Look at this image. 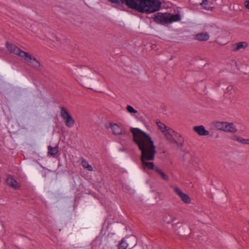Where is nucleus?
I'll list each match as a JSON object with an SVG mask.
<instances>
[{"label":"nucleus","mask_w":249,"mask_h":249,"mask_svg":"<svg viewBox=\"0 0 249 249\" xmlns=\"http://www.w3.org/2000/svg\"><path fill=\"white\" fill-rule=\"evenodd\" d=\"M248 46V43L245 41L239 42L233 44L231 48L233 51H238L242 49H245Z\"/></svg>","instance_id":"9b49d317"},{"label":"nucleus","mask_w":249,"mask_h":249,"mask_svg":"<svg viewBox=\"0 0 249 249\" xmlns=\"http://www.w3.org/2000/svg\"><path fill=\"white\" fill-rule=\"evenodd\" d=\"M155 171L158 174H159L161 178L165 181H168L169 180V177L166 174H165L161 170L159 169L158 167H156L155 169Z\"/></svg>","instance_id":"a211bd4d"},{"label":"nucleus","mask_w":249,"mask_h":249,"mask_svg":"<svg viewBox=\"0 0 249 249\" xmlns=\"http://www.w3.org/2000/svg\"><path fill=\"white\" fill-rule=\"evenodd\" d=\"M233 140L243 144H249V139H244L240 136H234Z\"/></svg>","instance_id":"f3484780"},{"label":"nucleus","mask_w":249,"mask_h":249,"mask_svg":"<svg viewBox=\"0 0 249 249\" xmlns=\"http://www.w3.org/2000/svg\"><path fill=\"white\" fill-rule=\"evenodd\" d=\"M6 46L8 51L23 58L31 67L35 68H38L40 67V63L29 53L20 50L18 47L9 42L7 43Z\"/></svg>","instance_id":"f03ea898"},{"label":"nucleus","mask_w":249,"mask_h":249,"mask_svg":"<svg viewBox=\"0 0 249 249\" xmlns=\"http://www.w3.org/2000/svg\"><path fill=\"white\" fill-rule=\"evenodd\" d=\"M130 131L133 135V141L141 152V160L143 170H154L157 167L153 162L156 153V147L151 137L138 128H130Z\"/></svg>","instance_id":"f257e3e1"},{"label":"nucleus","mask_w":249,"mask_h":249,"mask_svg":"<svg viewBox=\"0 0 249 249\" xmlns=\"http://www.w3.org/2000/svg\"><path fill=\"white\" fill-rule=\"evenodd\" d=\"M234 92L233 87L231 85L229 86L226 89V90L225 91V95L226 97L230 98V97H228V94H229L230 95H231L233 94V93Z\"/></svg>","instance_id":"412c9836"},{"label":"nucleus","mask_w":249,"mask_h":249,"mask_svg":"<svg viewBox=\"0 0 249 249\" xmlns=\"http://www.w3.org/2000/svg\"><path fill=\"white\" fill-rule=\"evenodd\" d=\"M226 126L225 128V131L230 132L231 133H235L237 131V129L236 128L235 126L234 125L233 123H230L227 122Z\"/></svg>","instance_id":"4468645a"},{"label":"nucleus","mask_w":249,"mask_h":249,"mask_svg":"<svg viewBox=\"0 0 249 249\" xmlns=\"http://www.w3.org/2000/svg\"><path fill=\"white\" fill-rule=\"evenodd\" d=\"M245 7L249 10V0H246L244 2Z\"/></svg>","instance_id":"a878e982"},{"label":"nucleus","mask_w":249,"mask_h":249,"mask_svg":"<svg viewBox=\"0 0 249 249\" xmlns=\"http://www.w3.org/2000/svg\"><path fill=\"white\" fill-rule=\"evenodd\" d=\"M178 224L181 225V223H179V222H178V223H177L176 224V226H177V225H178Z\"/></svg>","instance_id":"c85d7f7f"},{"label":"nucleus","mask_w":249,"mask_h":249,"mask_svg":"<svg viewBox=\"0 0 249 249\" xmlns=\"http://www.w3.org/2000/svg\"><path fill=\"white\" fill-rule=\"evenodd\" d=\"M174 192L179 196L183 202L186 204H189L191 202V199L190 197L187 194L183 193L178 187H176L174 188Z\"/></svg>","instance_id":"0eeeda50"},{"label":"nucleus","mask_w":249,"mask_h":249,"mask_svg":"<svg viewBox=\"0 0 249 249\" xmlns=\"http://www.w3.org/2000/svg\"><path fill=\"white\" fill-rule=\"evenodd\" d=\"M77 81L83 86L88 89H91L89 84V79L87 76L77 77Z\"/></svg>","instance_id":"f8f14e48"},{"label":"nucleus","mask_w":249,"mask_h":249,"mask_svg":"<svg viewBox=\"0 0 249 249\" xmlns=\"http://www.w3.org/2000/svg\"><path fill=\"white\" fill-rule=\"evenodd\" d=\"M177 135H178V141L176 140H173V142L176 143L178 146H182L184 143V138L178 134L177 133Z\"/></svg>","instance_id":"5701e85b"},{"label":"nucleus","mask_w":249,"mask_h":249,"mask_svg":"<svg viewBox=\"0 0 249 249\" xmlns=\"http://www.w3.org/2000/svg\"><path fill=\"white\" fill-rule=\"evenodd\" d=\"M164 133V135L168 140H172L173 139V136L172 135V133H174V131L171 129H166L164 131V132H163Z\"/></svg>","instance_id":"6ab92c4d"},{"label":"nucleus","mask_w":249,"mask_h":249,"mask_svg":"<svg viewBox=\"0 0 249 249\" xmlns=\"http://www.w3.org/2000/svg\"><path fill=\"white\" fill-rule=\"evenodd\" d=\"M139 12L141 13H154L160 10L161 2L159 0H142Z\"/></svg>","instance_id":"7ed1b4c3"},{"label":"nucleus","mask_w":249,"mask_h":249,"mask_svg":"<svg viewBox=\"0 0 249 249\" xmlns=\"http://www.w3.org/2000/svg\"><path fill=\"white\" fill-rule=\"evenodd\" d=\"M48 154L54 157L58 152V145L55 146L54 147H53L51 145H49L48 146Z\"/></svg>","instance_id":"2eb2a0df"},{"label":"nucleus","mask_w":249,"mask_h":249,"mask_svg":"<svg viewBox=\"0 0 249 249\" xmlns=\"http://www.w3.org/2000/svg\"><path fill=\"white\" fill-rule=\"evenodd\" d=\"M142 0H124V3L128 7L139 12L141 6L142 5Z\"/></svg>","instance_id":"423d86ee"},{"label":"nucleus","mask_w":249,"mask_h":249,"mask_svg":"<svg viewBox=\"0 0 249 249\" xmlns=\"http://www.w3.org/2000/svg\"><path fill=\"white\" fill-rule=\"evenodd\" d=\"M210 38L209 35L206 33H201L196 34L195 36V39L198 41H206Z\"/></svg>","instance_id":"ddd939ff"},{"label":"nucleus","mask_w":249,"mask_h":249,"mask_svg":"<svg viewBox=\"0 0 249 249\" xmlns=\"http://www.w3.org/2000/svg\"><path fill=\"white\" fill-rule=\"evenodd\" d=\"M175 219V217L172 215H165L163 217V221L167 224L172 223Z\"/></svg>","instance_id":"aec40b11"},{"label":"nucleus","mask_w":249,"mask_h":249,"mask_svg":"<svg viewBox=\"0 0 249 249\" xmlns=\"http://www.w3.org/2000/svg\"><path fill=\"white\" fill-rule=\"evenodd\" d=\"M194 131L200 136H207L209 134V132L206 130L203 125L195 126L194 127Z\"/></svg>","instance_id":"9d476101"},{"label":"nucleus","mask_w":249,"mask_h":249,"mask_svg":"<svg viewBox=\"0 0 249 249\" xmlns=\"http://www.w3.org/2000/svg\"><path fill=\"white\" fill-rule=\"evenodd\" d=\"M60 115L67 127H72L73 126L75 121L72 116L67 112V110H61Z\"/></svg>","instance_id":"39448f33"},{"label":"nucleus","mask_w":249,"mask_h":249,"mask_svg":"<svg viewBox=\"0 0 249 249\" xmlns=\"http://www.w3.org/2000/svg\"><path fill=\"white\" fill-rule=\"evenodd\" d=\"M126 109H134L133 107H131V106L130 105H128L127 106V107H126Z\"/></svg>","instance_id":"cd10ccee"},{"label":"nucleus","mask_w":249,"mask_h":249,"mask_svg":"<svg viewBox=\"0 0 249 249\" xmlns=\"http://www.w3.org/2000/svg\"><path fill=\"white\" fill-rule=\"evenodd\" d=\"M130 113H137V110H127Z\"/></svg>","instance_id":"bb28decb"},{"label":"nucleus","mask_w":249,"mask_h":249,"mask_svg":"<svg viewBox=\"0 0 249 249\" xmlns=\"http://www.w3.org/2000/svg\"><path fill=\"white\" fill-rule=\"evenodd\" d=\"M128 244L126 242L124 238H123L121 242L119 243L118 248V249H126Z\"/></svg>","instance_id":"4be33fe9"},{"label":"nucleus","mask_w":249,"mask_h":249,"mask_svg":"<svg viewBox=\"0 0 249 249\" xmlns=\"http://www.w3.org/2000/svg\"><path fill=\"white\" fill-rule=\"evenodd\" d=\"M157 124L158 125V126L159 127L160 129V130L163 132H164V131L165 130H166V126L165 125V124H162L161 122H160V121H159V122H157Z\"/></svg>","instance_id":"393cba45"},{"label":"nucleus","mask_w":249,"mask_h":249,"mask_svg":"<svg viewBox=\"0 0 249 249\" xmlns=\"http://www.w3.org/2000/svg\"><path fill=\"white\" fill-rule=\"evenodd\" d=\"M109 126L106 125V127L107 129L110 127L111 129L112 132L114 135H118L122 134V129L119 126L116 124L113 123H110Z\"/></svg>","instance_id":"1a4fd4ad"},{"label":"nucleus","mask_w":249,"mask_h":249,"mask_svg":"<svg viewBox=\"0 0 249 249\" xmlns=\"http://www.w3.org/2000/svg\"><path fill=\"white\" fill-rule=\"evenodd\" d=\"M60 109H65V108L64 107H61Z\"/></svg>","instance_id":"c756f323"},{"label":"nucleus","mask_w":249,"mask_h":249,"mask_svg":"<svg viewBox=\"0 0 249 249\" xmlns=\"http://www.w3.org/2000/svg\"><path fill=\"white\" fill-rule=\"evenodd\" d=\"M154 20L156 22H160V23H171L179 21L180 17L178 14L172 15L158 13L155 15Z\"/></svg>","instance_id":"20e7f679"},{"label":"nucleus","mask_w":249,"mask_h":249,"mask_svg":"<svg viewBox=\"0 0 249 249\" xmlns=\"http://www.w3.org/2000/svg\"><path fill=\"white\" fill-rule=\"evenodd\" d=\"M82 164L83 167L87 168L89 171H92L93 170L92 166L90 165L88 162L84 159L82 160Z\"/></svg>","instance_id":"b1692460"},{"label":"nucleus","mask_w":249,"mask_h":249,"mask_svg":"<svg viewBox=\"0 0 249 249\" xmlns=\"http://www.w3.org/2000/svg\"><path fill=\"white\" fill-rule=\"evenodd\" d=\"M226 123V122H216L214 123V125L217 129L225 131Z\"/></svg>","instance_id":"dca6fc26"},{"label":"nucleus","mask_w":249,"mask_h":249,"mask_svg":"<svg viewBox=\"0 0 249 249\" xmlns=\"http://www.w3.org/2000/svg\"><path fill=\"white\" fill-rule=\"evenodd\" d=\"M6 182L8 186L14 188L15 190L19 189L20 187V184L11 175H8L7 176Z\"/></svg>","instance_id":"6e6552de"}]
</instances>
